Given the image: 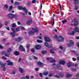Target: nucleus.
<instances>
[{
	"label": "nucleus",
	"mask_w": 79,
	"mask_h": 79,
	"mask_svg": "<svg viewBox=\"0 0 79 79\" xmlns=\"http://www.w3.org/2000/svg\"><path fill=\"white\" fill-rule=\"evenodd\" d=\"M32 30L30 31L28 33V34L29 35H33V34H34L35 32H37L39 31V30H38V28H32Z\"/></svg>",
	"instance_id": "obj_1"
},
{
	"label": "nucleus",
	"mask_w": 79,
	"mask_h": 79,
	"mask_svg": "<svg viewBox=\"0 0 79 79\" xmlns=\"http://www.w3.org/2000/svg\"><path fill=\"white\" fill-rule=\"evenodd\" d=\"M65 64V61L63 60H62L60 61L59 63V64H57L56 65V68H58L60 67V64H62L64 65Z\"/></svg>",
	"instance_id": "obj_2"
},
{
	"label": "nucleus",
	"mask_w": 79,
	"mask_h": 79,
	"mask_svg": "<svg viewBox=\"0 0 79 79\" xmlns=\"http://www.w3.org/2000/svg\"><path fill=\"white\" fill-rule=\"evenodd\" d=\"M11 51H12V49L10 48H8L7 49V52L8 53H6L5 54V56H7V57H9V55H10V52H11Z\"/></svg>",
	"instance_id": "obj_3"
},
{
	"label": "nucleus",
	"mask_w": 79,
	"mask_h": 79,
	"mask_svg": "<svg viewBox=\"0 0 79 79\" xmlns=\"http://www.w3.org/2000/svg\"><path fill=\"white\" fill-rule=\"evenodd\" d=\"M66 45L68 47H70L74 45V42L72 40H69V44H67Z\"/></svg>",
	"instance_id": "obj_4"
},
{
	"label": "nucleus",
	"mask_w": 79,
	"mask_h": 79,
	"mask_svg": "<svg viewBox=\"0 0 79 79\" xmlns=\"http://www.w3.org/2000/svg\"><path fill=\"white\" fill-rule=\"evenodd\" d=\"M64 40V39L63 37L60 36L58 37V39H57V42H63Z\"/></svg>",
	"instance_id": "obj_5"
},
{
	"label": "nucleus",
	"mask_w": 79,
	"mask_h": 79,
	"mask_svg": "<svg viewBox=\"0 0 79 79\" xmlns=\"http://www.w3.org/2000/svg\"><path fill=\"white\" fill-rule=\"evenodd\" d=\"M47 60L48 61H49L50 63H55V60L52 58H47Z\"/></svg>",
	"instance_id": "obj_6"
},
{
	"label": "nucleus",
	"mask_w": 79,
	"mask_h": 79,
	"mask_svg": "<svg viewBox=\"0 0 79 79\" xmlns=\"http://www.w3.org/2000/svg\"><path fill=\"white\" fill-rule=\"evenodd\" d=\"M6 63H8L7 65H9V66H13V63L10 61V60H8L6 61Z\"/></svg>",
	"instance_id": "obj_7"
},
{
	"label": "nucleus",
	"mask_w": 79,
	"mask_h": 79,
	"mask_svg": "<svg viewBox=\"0 0 79 79\" xmlns=\"http://www.w3.org/2000/svg\"><path fill=\"white\" fill-rule=\"evenodd\" d=\"M19 50H21V51H23V52L25 51V49H23V46L22 45H19Z\"/></svg>",
	"instance_id": "obj_8"
},
{
	"label": "nucleus",
	"mask_w": 79,
	"mask_h": 79,
	"mask_svg": "<svg viewBox=\"0 0 79 79\" xmlns=\"http://www.w3.org/2000/svg\"><path fill=\"white\" fill-rule=\"evenodd\" d=\"M14 40L15 41H17V42H20V41L22 40V39L21 38H20V37H19L17 39L16 38L14 39Z\"/></svg>",
	"instance_id": "obj_9"
},
{
	"label": "nucleus",
	"mask_w": 79,
	"mask_h": 79,
	"mask_svg": "<svg viewBox=\"0 0 79 79\" xmlns=\"http://www.w3.org/2000/svg\"><path fill=\"white\" fill-rule=\"evenodd\" d=\"M32 20L31 19H29L28 21L27 22V23L28 25H30L32 24Z\"/></svg>",
	"instance_id": "obj_10"
},
{
	"label": "nucleus",
	"mask_w": 79,
	"mask_h": 79,
	"mask_svg": "<svg viewBox=\"0 0 79 79\" xmlns=\"http://www.w3.org/2000/svg\"><path fill=\"white\" fill-rule=\"evenodd\" d=\"M77 21V19L76 18H75L73 19V20L71 22V25L73 26V25H74V24L75 23V22Z\"/></svg>",
	"instance_id": "obj_11"
},
{
	"label": "nucleus",
	"mask_w": 79,
	"mask_h": 79,
	"mask_svg": "<svg viewBox=\"0 0 79 79\" xmlns=\"http://www.w3.org/2000/svg\"><path fill=\"white\" fill-rule=\"evenodd\" d=\"M7 17L8 18H13V14H8L7 15Z\"/></svg>",
	"instance_id": "obj_12"
},
{
	"label": "nucleus",
	"mask_w": 79,
	"mask_h": 79,
	"mask_svg": "<svg viewBox=\"0 0 79 79\" xmlns=\"http://www.w3.org/2000/svg\"><path fill=\"white\" fill-rule=\"evenodd\" d=\"M35 48L37 50H40L41 48V46L40 45H35Z\"/></svg>",
	"instance_id": "obj_13"
},
{
	"label": "nucleus",
	"mask_w": 79,
	"mask_h": 79,
	"mask_svg": "<svg viewBox=\"0 0 79 79\" xmlns=\"http://www.w3.org/2000/svg\"><path fill=\"white\" fill-rule=\"evenodd\" d=\"M44 40L45 42H50V38L48 37H45Z\"/></svg>",
	"instance_id": "obj_14"
},
{
	"label": "nucleus",
	"mask_w": 79,
	"mask_h": 79,
	"mask_svg": "<svg viewBox=\"0 0 79 79\" xmlns=\"http://www.w3.org/2000/svg\"><path fill=\"white\" fill-rule=\"evenodd\" d=\"M44 45L46 47H48V48L51 47V46L48 45V43L47 42L45 43Z\"/></svg>",
	"instance_id": "obj_15"
},
{
	"label": "nucleus",
	"mask_w": 79,
	"mask_h": 79,
	"mask_svg": "<svg viewBox=\"0 0 79 79\" xmlns=\"http://www.w3.org/2000/svg\"><path fill=\"white\" fill-rule=\"evenodd\" d=\"M66 77H71L72 76V75L69 73H67L66 74Z\"/></svg>",
	"instance_id": "obj_16"
},
{
	"label": "nucleus",
	"mask_w": 79,
	"mask_h": 79,
	"mask_svg": "<svg viewBox=\"0 0 79 79\" xmlns=\"http://www.w3.org/2000/svg\"><path fill=\"white\" fill-rule=\"evenodd\" d=\"M0 64L1 65V68H3L5 67V64L2 63V62H0Z\"/></svg>",
	"instance_id": "obj_17"
},
{
	"label": "nucleus",
	"mask_w": 79,
	"mask_h": 79,
	"mask_svg": "<svg viewBox=\"0 0 79 79\" xmlns=\"http://www.w3.org/2000/svg\"><path fill=\"white\" fill-rule=\"evenodd\" d=\"M19 72L21 73H23L24 72V70H23V69L21 68H19Z\"/></svg>",
	"instance_id": "obj_18"
},
{
	"label": "nucleus",
	"mask_w": 79,
	"mask_h": 79,
	"mask_svg": "<svg viewBox=\"0 0 79 79\" xmlns=\"http://www.w3.org/2000/svg\"><path fill=\"white\" fill-rule=\"evenodd\" d=\"M72 65V63L71 62H69L67 64V66L69 68L71 67V66Z\"/></svg>",
	"instance_id": "obj_19"
},
{
	"label": "nucleus",
	"mask_w": 79,
	"mask_h": 79,
	"mask_svg": "<svg viewBox=\"0 0 79 79\" xmlns=\"http://www.w3.org/2000/svg\"><path fill=\"white\" fill-rule=\"evenodd\" d=\"M22 10H23V11H24L25 13H27V10L26 9V7H23Z\"/></svg>",
	"instance_id": "obj_20"
},
{
	"label": "nucleus",
	"mask_w": 79,
	"mask_h": 79,
	"mask_svg": "<svg viewBox=\"0 0 79 79\" xmlns=\"http://www.w3.org/2000/svg\"><path fill=\"white\" fill-rule=\"evenodd\" d=\"M59 48H60V49H61V50H62L63 51H64L65 50V48H64L62 46H60L59 47Z\"/></svg>",
	"instance_id": "obj_21"
},
{
	"label": "nucleus",
	"mask_w": 79,
	"mask_h": 79,
	"mask_svg": "<svg viewBox=\"0 0 79 79\" xmlns=\"http://www.w3.org/2000/svg\"><path fill=\"white\" fill-rule=\"evenodd\" d=\"M14 54L15 55H19V52L18 51H15L14 52Z\"/></svg>",
	"instance_id": "obj_22"
},
{
	"label": "nucleus",
	"mask_w": 79,
	"mask_h": 79,
	"mask_svg": "<svg viewBox=\"0 0 79 79\" xmlns=\"http://www.w3.org/2000/svg\"><path fill=\"white\" fill-rule=\"evenodd\" d=\"M48 72H44L43 73V74L44 76H47V75H48Z\"/></svg>",
	"instance_id": "obj_23"
},
{
	"label": "nucleus",
	"mask_w": 79,
	"mask_h": 79,
	"mask_svg": "<svg viewBox=\"0 0 79 79\" xmlns=\"http://www.w3.org/2000/svg\"><path fill=\"white\" fill-rule=\"evenodd\" d=\"M74 30H75V31L77 32H79V29L77 27H75L74 29Z\"/></svg>",
	"instance_id": "obj_24"
},
{
	"label": "nucleus",
	"mask_w": 79,
	"mask_h": 79,
	"mask_svg": "<svg viewBox=\"0 0 79 79\" xmlns=\"http://www.w3.org/2000/svg\"><path fill=\"white\" fill-rule=\"evenodd\" d=\"M38 64H39V65H40V66H43V63L40 62H39Z\"/></svg>",
	"instance_id": "obj_25"
},
{
	"label": "nucleus",
	"mask_w": 79,
	"mask_h": 79,
	"mask_svg": "<svg viewBox=\"0 0 79 79\" xmlns=\"http://www.w3.org/2000/svg\"><path fill=\"white\" fill-rule=\"evenodd\" d=\"M54 50H55V49H51L50 51V53H52L53 54H54V53H55L54 52Z\"/></svg>",
	"instance_id": "obj_26"
},
{
	"label": "nucleus",
	"mask_w": 79,
	"mask_h": 79,
	"mask_svg": "<svg viewBox=\"0 0 79 79\" xmlns=\"http://www.w3.org/2000/svg\"><path fill=\"white\" fill-rule=\"evenodd\" d=\"M73 2L74 4L76 5L78 3V0H74Z\"/></svg>",
	"instance_id": "obj_27"
},
{
	"label": "nucleus",
	"mask_w": 79,
	"mask_h": 79,
	"mask_svg": "<svg viewBox=\"0 0 79 79\" xmlns=\"http://www.w3.org/2000/svg\"><path fill=\"white\" fill-rule=\"evenodd\" d=\"M74 10H78V7L76 5H75L74 7Z\"/></svg>",
	"instance_id": "obj_28"
},
{
	"label": "nucleus",
	"mask_w": 79,
	"mask_h": 79,
	"mask_svg": "<svg viewBox=\"0 0 79 79\" xmlns=\"http://www.w3.org/2000/svg\"><path fill=\"white\" fill-rule=\"evenodd\" d=\"M15 32H11L10 33V34L11 35H12V37H15Z\"/></svg>",
	"instance_id": "obj_29"
},
{
	"label": "nucleus",
	"mask_w": 79,
	"mask_h": 79,
	"mask_svg": "<svg viewBox=\"0 0 79 79\" xmlns=\"http://www.w3.org/2000/svg\"><path fill=\"white\" fill-rule=\"evenodd\" d=\"M11 26L12 27H15L16 26V24L15 23H13L12 24Z\"/></svg>",
	"instance_id": "obj_30"
},
{
	"label": "nucleus",
	"mask_w": 79,
	"mask_h": 79,
	"mask_svg": "<svg viewBox=\"0 0 79 79\" xmlns=\"http://www.w3.org/2000/svg\"><path fill=\"white\" fill-rule=\"evenodd\" d=\"M47 53V51H42L41 53L43 55H44V54H45V53Z\"/></svg>",
	"instance_id": "obj_31"
},
{
	"label": "nucleus",
	"mask_w": 79,
	"mask_h": 79,
	"mask_svg": "<svg viewBox=\"0 0 79 79\" xmlns=\"http://www.w3.org/2000/svg\"><path fill=\"white\" fill-rule=\"evenodd\" d=\"M13 8V6H11L9 7V11H10L11 10H12V9Z\"/></svg>",
	"instance_id": "obj_32"
},
{
	"label": "nucleus",
	"mask_w": 79,
	"mask_h": 79,
	"mask_svg": "<svg viewBox=\"0 0 79 79\" xmlns=\"http://www.w3.org/2000/svg\"><path fill=\"white\" fill-rule=\"evenodd\" d=\"M6 53H5V51H3L1 53V55L5 54H5H6Z\"/></svg>",
	"instance_id": "obj_33"
},
{
	"label": "nucleus",
	"mask_w": 79,
	"mask_h": 79,
	"mask_svg": "<svg viewBox=\"0 0 79 79\" xmlns=\"http://www.w3.org/2000/svg\"><path fill=\"white\" fill-rule=\"evenodd\" d=\"M23 7L22 6H18V9L19 10H23Z\"/></svg>",
	"instance_id": "obj_34"
},
{
	"label": "nucleus",
	"mask_w": 79,
	"mask_h": 79,
	"mask_svg": "<svg viewBox=\"0 0 79 79\" xmlns=\"http://www.w3.org/2000/svg\"><path fill=\"white\" fill-rule=\"evenodd\" d=\"M71 70L72 71H76L77 70L76 69H74L73 68H71Z\"/></svg>",
	"instance_id": "obj_35"
},
{
	"label": "nucleus",
	"mask_w": 79,
	"mask_h": 79,
	"mask_svg": "<svg viewBox=\"0 0 79 79\" xmlns=\"http://www.w3.org/2000/svg\"><path fill=\"white\" fill-rule=\"evenodd\" d=\"M67 20L66 19H64V20L62 21L63 24H64L65 23H66Z\"/></svg>",
	"instance_id": "obj_36"
},
{
	"label": "nucleus",
	"mask_w": 79,
	"mask_h": 79,
	"mask_svg": "<svg viewBox=\"0 0 79 79\" xmlns=\"http://www.w3.org/2000/svg\"><path fill=\"white\" fill-rule=\"evenodd\" d=\"M20 4L19 2H15V5H19Z\"/></svg>",
	"instance_id": "obj_37"
},
{
	"label": "nucleus",
	"mask_w": 79,
	"mask_h": 79,
	"mask_svg": "<svg viewBox=\"0 0 79 79\" xmlns=\"http://www.w3.org/2000/svg\"><path fill=\"white\" fill-rule=\"evenodd\" d=\"M31 51L32 53H34L35 52V49L34 48H32L31 49Z\"/></svg>",
	"instance_id": "obj_38"
},
{
	"label": "nucleus",
	"mask_w": 79,
	"mask_h": 79,
	"mask_svg": "<svg viewBox=\"0 0 79 79\" xmlns=\"http://www.w3.org/2000/svg\"><path fill=\"white\" fill-rule=\"evenodd\" d=\"M78 24V22L77 21L75 22V23L74 24V26H76Z\"/></svg>",
	"instance_id": "obj_39"
},
{
	"label": "nucleus",
	"mask_w": 79,
	"mask_h": 79,
	"mask_svg": "<svg viewBox=\"0 0 79 79\" xmlns=\"http://www.w3.org/2000/svg\"><path fill=\"white\" fill-rule=\"evenodd\" d=\"M38 43H42V41L41 40H37Z\"/></svg>",
	"instance_id": "obj_40"
},
{
	"label": "nucleus",
	"mask_w": 79,
	"mask_h": 79,
	"mask_svg": "<svg viewBox=\"0 0 79 79\" xmlns=\"http://www.w3.org/2000/svg\"><path fill=\"white\" fill-rule=\"evenodd\" d=\"M76 32V31H74L73 32H72V33H70V35H71V34H72V35H74V34H75V33Z\"/></svg>",
	"instance_id": "obj_41"
},
{
	"label": "nucleus",
	"mask_w": 79,
	"mask_h": 79,
	"mask_svg": "<svg viewBox=\"0 0 79 79\" xmlns=\"http://www.w3.org/2000/svg\"><path fill=\"white\" fill-rule=\"evenodd\" d=\"M26 47L27 48H29L30 47V45L29 44H27L26 46Z\"/></svg>",
	"instance_id": "obj_42"
},
{
	"label": "nucleus",
	"mask_w": 79,
	"mask_h": 79,
	"mask_svg": "<svg viewBox=\"0 0 79 79\" xmlns=\"http://www.w3.org/2000/svg\"><path fill=\"white\" fill-rule=\"evenodd\" d=\"M11 31H13V32H16V31H15V29H14V28H12Z\"/></svg>",
	"instance_id": "obj_43"
},
{
	"label": "nucleus",
	"mask_w": 79,
	"mask_h": 79,
	"mask_svg": "<svg viewBox=\"0 0 79 79\" xmlns=\"http://www.w3.org/2000/svg\"><path fill=\"white\" fill-rule=\"evenodd\" d=\"M3 68V71H6V68L5 67H4V68Z\"/></svg>",
	"instance_id": "obj_44"
},
{
	"label": "nucleus",
	"mask_w": 79,
	"mask_h": 79,
	"mask_svg": "<svg viewBox=\"0 0 79 79\" xmlns=\"http://www.w3.org/2000/svg\"><path fill=\"white\" fill-rule=\"evenodd\" d=\"M14 17L15 18H17V15H13V18H14Z\"/></svg>",
	"instance_id": "obj_45"
},
{
	"label": "nucleus",
	"mask_w": 79,
	"mask_h": 79,
	"mask_svg": "<svg viewBox=\"0 0 79 79\" xmlns=\"http://www.w3.org/2000/svg\"><path fill=\"white\" fill-rule=\"evenodd\" d=\"M4 7H5V8H6V9L8 8V5H5Z\"/></svg>",
	"instance_id": "obj_46"
},
{
	"label": "nucleus",
	"mask_w": 79,
	"mask_h": 79,
	"mask_svg": "<svg viewBox=\"0 0 79 79\" xmlns=\"http://www.w3.org/2000/svg\"><path fill=\"white\" fill-rule=\"evenodd\" d=\"M57 75H58V73H56V75H55V76L56 77H57V78H58V77H59V76Z\"/></svg>",
	"instance_id": "obj_47"
},
{
	"label": "nucleus",
	"mask_w": 79,
	"mask_h": 79,
	"mask_svg": "<svg viewBox=\"0 0 79 79\" xmlns=\"http://www.w3.org/2000/svg\"><path fill=\"white\" fill-rule=\"evenodd\" d=\"M73 66H75V67H77V66L78 65L77 64H73Z\"/></svg>",
	"instance_id": "obj_48"
},
{
	"label": "nucleus",
	"mask_w": 79,
	"mask_h": 79,
	"mask_svg": "<svg viewBox=\"0 0 79 79\" xmlns=\"http://www.w3.org/2000/svg\"><path fill=\"white\" fill-rule=\"evenodd\" d=\"M25 78L26 79H29V77L28 76H26Z\"/></svg>",
	"instance_id": "obj_49"
},
{
	"label": "nucleus",
	"mask_w": 79,
	"mask_h": 79,
	"mask_svg": "<svg viewBox=\"0 0 79 79\" xmlns=\"http://www.w3.org/2000/svg\"><path fill=\"white\" fill-rule=\"evenodd\" d=\"M32 2V3H35V0H33Z\"/></svg>",
	"instance_id": "obj_50"
},
{
	"label": "nucleus",
	"mask_w": 79,
	"mask_h": 79,
	"mask_svg": "<svg viewBox=\"0 0 79 79\" xmlns=\"http://www.w3.org/2000/svg\"><path fill=\"white\" fill-rule=\"evenodd\" d=\"M38 39H42V37L40 36H38Z\"/></svg>",
	"instance_id": "obj_51"
},
{
	"label": "nucleus",
	"mask_w": 79,
	"mask_h": 79,
	"mask_svg": "<svg viewBox=\"0 0 79 79\" xmlns=\"http://www.w3.org/2000/svg\"><path fill=\"white\" fill-rule=\"evenodd\" d=\"M2 58L3 59H4V60H6L7 59V58H6V57H5V56H3L2 57Z\"/></svg>",
	"instance_id": "obj_52"
},
{
	"label": "nucleus",
	"mask_w": 79,
	"mask_h": 79,
	"mask_svg": "<svg viewBox=\"0 0 79 79\" xmlns=\"http://www.w3.org/2000/svg\"><path fill=\"white\" fill-rule=\"evenodd\" d=\"M21 29H22L23 30H24V29H25L23 27H21Z\"/></svg>",
	"instance_id": "obj_53"
},
{
	"label": "nucleus",
	"mask_w": 79,
	"mask_h": 79,
	"mask_svg": "<svg viewBox=\"0 0 79 79\" xmlns=\"http://www.w3.org/2000/svg\"><path fill=\"white\" fill-rule=\"evenodd\" d=\"M8 24V22H6L5 23V25L6 26H7Z\"/></svg>",
	"instance_id": "obj_54"
},
{
	"label": "nucleus",
	"mask_w": 79,
	"mask_h": 79,
	"mask_svg": "<svg viewBox=\"0 0 79 79\" xmlns=\"http://www.w3.org/2000/svg\"><path fill=\"white\" fill-rule=\"evenodd\" d=\"M39 75H40V77H42L43 75H42V73H40Z\"/></svg>",
	"instance_id": "obj_55"
},
{
	"label": "nucleus",
	"mask_w": 79,
	"mask_h": 79,
	"mask_svg": "<svg viewBox=\"0 0 79 79\" xmlns=\"http://www.w3.org/2000/svg\"><path fill=\"white\" fill-rule=\"evenodd\" d=\"M73 61H76V58H73Z\"/></svg>",
	"instance_id": "obj_56"
},
{
	"label": "nucleus",
	"mask_w": 79,
	"mask_h": 79,
	"mask_svg": "<svg viewBox=\"0 0 79 79\" xmlns=\"http://www.w3.org/2000/svg\"><path fill=\"white\" fill-rule=\"evenodd\" d=\"M35 70L36 71H39V69L38 68H36V69H35Z\"/></svg>",
	"instance_id": "obj_57"
},
{
	"label": "nucleus",
	"mask_w": 79,
	"mask_h": 79,
	"mask_svg": "<svg viewBox=\"0 0 79 79\" xmlns=\"http://www.w3.org/2000/svg\"><path fill=\"white\" fill-rule=\"evenodd\" d=\"M17 24L18 25H19L20 24H21V23H20V22H19V21H18Z\"/></svg>",
	"instance_id": "obj_58"
},
{
	"label": "nucleus",
	"mask_w": 79,
	"mask_h": 79,
	"mask_svg": "<svg viewBox=\"0 0 79 79\" xmlns=\"http://www.w3.org/2000/svg\"><path fill=\"white\" fill-rule=\"evenodd\" d=\"M27 53H29V48L27 49Z\"/></svg>",
	"instance_id": "obj_59"
},
{
	"label": "nucleus",
	"mask_w": 79,
	"mask_h": 79,
	"mask_svg": "<svg viewBox=\"0 0 79 79\" xmlns=\"http://www.w3.org/2000/svg\"><path fill=\"white\" fill-rule=\"evenodd\" d=\"M57 37V36L56 35H55L53 36V38L54 39H56Z\"/></svg>",
	"instance_id": "obj_60"
},
{
	"label": "nucleus",
	"mask_w": 79,
	"mask_h": 79,
	"mask_svg": "<svg viewBox=\"0 0 79 79\" xmlns=\"http://www.w3.org/2000/svg\"><path fill=\"white\" fill-rule=\"evenodd\" d=\"M2 41L3 42H6V39H3Z\"/></svg>",
	"instance_id": "obj_61"
},
{
	"label": "nucleus",
	"mask_w": 79,
	"mask_h": 79,
	"mask_svg": "<svg viewBox=\"0 0 79 79\" xmlns=\"http://www.w3.org/2000/svg\"><path fill=\"white\" fill-rule=\"evenodd\" d=\"M28 5H31V2H28L27 3Z\"/></svg>",
	"instance_id": "obj_62"
},
{
	"label": "nucleus",
	"mask_w": 79,
	"mask_h": 79,
	"mask_svg": "<svg viewBox=\"0 0 79 79\" xmlns=\"http://www.w3.org/2000/svg\"><path fill=\"white\" fill-rule=\"evenodd\" d=\"M76 39H79V36H77L75 38Z\"/></svg>",
	"instance_id": "obj_63"
},
{
	"label": "nucleus",
	"mask_w": 79,
	"mask_h": 79,
	"mask_svg": "<svg viewBox=\"0 0 79 79\" xmlns=\"http://www.w3.org/2000/svg\"><path fill=\"white\" fill-rule=\"evenodd\" d=\"M77 46L78 47H79V43H77Z\"/></svg>",
	"instance_id": "obj_64"
}]
</instances>
